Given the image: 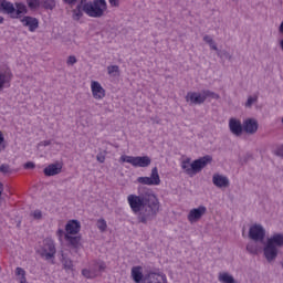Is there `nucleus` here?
I'll use <instances>...</instances> for the list:
<instances>
[{
	"label": "nucleus",
	"mask_w": 283,
	"mask_h": 283,
	"mask_svg": "<svg viewBox=\"0 0 283 283\" xmlns=\"http://www.w3.org/2000/svg\"><path fill=\"white\" fill-rule=\"evenodd\" d=\"M127 203L132 213L136 216L137 221L142 224H147L160 212V199L150 188H144V191L139 195H128Z\"/></svg>",
	"instance_id": "nucleus-1"
},
{
	"label": "nucleus",
	"mask_w": 283,
	"mask_h": 283,
	"mask_svg": "<svg viewBox=\"0 0 283 283\" xmlns=\"http://www.w3.org/2000/svg\"><path fill=\"white\" fill-rule=\"evenodd\" d=\"M0 12L9 14L11 19H20V22L24 28H28L29 32H36L39 30V19L28 14V6L23 2H8L7 0H0Z\"/></svg>",
	"instance_id": "nucleus-2"
},
{
	"label": "nucleus",
	"mask_w": 283,
	"mask_h": 283,
	"mask_svg": "<svg viewBox=\"0 0 283 283\" xmlns=\"http://www.w3.org/2000/svg\"><path fill=\"white\" fill-rule=\"evenodd\" d=\"M130 277L135 283H169L167 274L160 270H150L143 275V266H133L130 270Z\"/></svg>",
	"instance_id": "nucleus-3"
},
{
	"label": "nucleus",
	"mask_w": 283,
	"mask_h": 283,
	"mask_svg": "<svg viewBox=\"0 0 283 283\" xmlns=\"http://www.w3.org/2000/svg\"><path fill=\"white\" fill-rule=\"evenodd\" d=\"M280 249H283V232H274L266 239L263 247V255L268 262H275L280 255Z\"/></svg>",
	"instance_id": "nucleus-4"
},
{
	"label": "nucleus",
	"mask_w": 283,
	"mask_h": 283,
	"mask_svg": "<svg viewBox=\"0 0 283 283\" xmlns=\"http://www.w3.org/2000/svg\"><path fill=\"white\" fill-rule=\"evenodd\" d=\"M213 158L210 155H206L203 157H200L199 159H196L191 163V158H186L181 161V169H184L185 174L187 176H190V178H193L196 174H200L209 165Z\"/></svg>",
	"instance_id": "nucleus-5"
},
{
	"label": "nucleus",
	"mask_w": 283,
	"mask_h": 283,
	"mask_svg": "<svg viewBox=\"0 0 283 283\" xmlns=\"http://www.w3.org/2000/svg\"><path fill=\"white\" fill-rule=\"evenodd\" d=\"M83 12L91 17L92 19H101V17H105V12H107V1L106 0H93L85 1L83 6Z\"/></svg>",
	"instance_id": "nucleus-6"
},
{
	"label": "nucleus",
	"mask_w": 283,
	"mask_h": 283,
	"mask_svg": "<svg viewBox=\"0 0 283 283\" xmlns=\"http://www.w3.org/2000/svg\"><path fill=\"white\" fill-rule=\"evenodd\" d=\"M107 269V264L103 260H95L88 264V268L82 270L83 277L86 280H94L98 277Z\"/></svg>",
	"instance_id": "nucleus-7"
},
{
	"label": "nucleus",
	"mask_w": 283,
	"mask_h": 283,
	"mask_svg": "<svg viewBox=\"0 0 283 283\" xmlns=\"http://www.w3.org/2000/svg\"><path fill=\"white\" fill-rule=\"evenodd\" d=\"M120 163H127L128 165H132V167L135 168H147L149 165H151V158L149 156H129V155H122L119 158Z\"/></svg>",
	"instance_id": "nucleus-8"
},
{
	"label": "nucleus",
	"mask_w": 283,
	"mask_h": 283,
	"mask_svg": "<svg viewBox=\"0 0 283 283\" xmlns=\"http://www.w3.org/2000/svg\"><path fill=\"white\" fill-rule=\"evenodd\" d=\"M36 251L46 261L54 260L56 256V245L52 239H44Z\"/></svg>",
	"instance_id": "nucleus-9"
},
{
	"label": "nucleus",
	"mask_w": 283,
	"mask_h": 283,
	"mask_svg": "<svg viewBox=\"0 0 283 283\" xmlns=\"http://www.w3.org/2000/svg\"><path fill=\"white\" fill-rule=\"evenodd\" d=\"M136 182H138V185H144L146 187H158L161 182L160 174H158V167H154L151 169L149 177H138L136 179Z\"/></svg>",
	"instance_id": "nucleus-10"
},
{
	"label": "nucleus",
	"mask_w": 283,
	"mask_h": 283,
	"mask_svg": "<svg viewBox=\"0 0 283 283\" xmlns=\"http://www.w3.org/2000/svg\"><path fill=\"white\" fill-rule=\"evenodd\" d=\"M249 238L253 240V242H264V238H266V229L262 224H253L249 229Z\"/></svg>",
	"instance_id": "nucleus-11"
},
{
	"label": "nucleus",
	"mask_w": 283,
	"mask_h": 283,
	"mask_svg": "<svg viewBox=\"0 0 283 283\" xmlns=\"http://www.w3.org/2000/svg\"><path fill=\"white\" fill-rule=\"evenodd\" d=\"M13 76L14 75L12 74V70H10V67L0 65V90L10 87Z\"/></svg>",
	"instance_id": "nucleus-12"
},
{
	"label": "nucleus",
	"mask_w": 283,
	"mask_h": 283,
	"mask_svg": "<svg viewBox=\"0 0 283 283\" xmlns=\"http://www.w3.org/2000/svg\"><path fill=\"white\" fill-rule=\"evenodd\" d=\"M207 213V207L199 206L198 208H193L189 211L187 216L188 222L190 224H196V222H200L202 220V217Z\"/></svg>",
	"instance_id": "nucleus-13"
},
{
	"label": "nucleus",
	"mask_w": 283,
	"mask_h": 283,
	"mask_svg": "<svg viewBox=\"0 0 283 283\" xmlns=\"http://www.w3.org/2000/svg\"><path fill=\"white\" fill-rule=\"evenodd\" d=\"M91 92L95 101H103L105 97V88L99 84L98 81L91 82Z\"/></svg>",
	"instance_id": "nucleus-14"
},
{
	"label": "nucleus",
	"mask_w": 283,
	"mask_h": 283,
	"mask_svg": "<svg viewBox=\"0 0 283 283\" xmlns=\"http://www.w3.org/2000/svg\"><path fill=\"white\" fill-rule=\"evenodd\" d=\"M229 129L233 136L240 137L242 136V132H244V126L242 124V120L238 118H230L229 119Z\"/></svg>",
	"instance_id": "nucleus-15"
},
{
	"label": "nucleus",
	"mask_w": 283,
	"mask_h": 283,
	"mask_svg": "<svg viewBox=\"0 0 283 283\" xmlns=\"http://www.w3.org/2000/svg\"><path fill=\"white\" fill-rule=\"evenodd\" d=\"M186 102L189 105H202L205 103V95L201 92H188L186 95Z\"/></svg>",
	"instance_id": "nucleus-16"
},
{
	"label": "nucleus",
	"mask_w": 283,
	"mask_h": 283,
	"mask_svg": "<svg viewBox=\"0 0 283 283\" xmlns=\"http://www.w3.org/2000/svg\"><path fill=\"white\" fill-rule=\"evenodd\" d=\"M212 184L218 189H227L231 185V181L229 180V177L221 175V174H214L212 176Z\"/></svg>",
	"instance_id": "nucleus-17"
},
{
	"label": "nucleus",
	"mask_w": 283,
	"mask_h": 283,
	"mask_svg": "<svg viewBox=\"0 0 283 283\" xmlns=\"http://www.w3.org/2000/svg\"><path fill=\"white\" fill-rule=\"evenodd\" d=\"M65 235H77L81 233V221L76 219L69 220L65 226Z\"/></svg>",
	"instance_id": "nucleus-18"
},
{
	"label": "nucleus",
	"mask_w": 283,
	"mask_h": 283,
	"mask_svg": "<svg viewBox=\"0 0 283 283\" xmlns=\"http://www.w3.org/2000/svg\"><path fill=\"white\" fill-rule=\"evenodd\" d=\"M258 120L253 118H248L243 122V132L245 134H255L258 132Z\"/></svg>",
	"instance_id": "nucleus-19"
},
{
	"label": "nucleus",
	"mask_w": 283,
	"mask_h": 283,
	"mask_svg": "<svg viewBox=\"0 0 283 283\" xmlns=\"http://www.w3.org/2000/svg\"><path fill=\"white\" fill-rule=\"evenodd\" d=\"M63 170V165L61 164H51L44 168V175L46 176H59Z\"/></svg>",
	"instance_id": "nucleus-20"
},
{
	"label": "nucleus",
	"mask_w": 283,
	"mask_h": 283,
	"mask_svg": "<svg viewBox=\"0 0 283 283\" xmlns=\"http://www.w3.org/2000/svg\"><path fill=\"white\" fill-rule=\"evenodd\" d=\"M83 6H85V2L80 1V3L75 7V9L72 10V19L73 21H81L83 18Z\"/></svg>",
	"instance_id": "nucleus-21"
},
{
	"label": "nucleus",
	"mask_w": 283,
	"mask_h": 283,
	"mask_svg": "<svg viewBox=\"0 0 283 283\" xmlns=\"http://www.w3.org/2000/svg\"><path fill=\"white\" fill-rule=\"evenodd\" d=\"M76 234H65V240L69 242L73 249H78L81 244V237H75Z\"/></svg>",
	"instance_id": "nucleus-22"
},
{
	"label": "nucleus",
	"mask_w": 283,
	"mask_h": 283,
	"mask_svg": "<svg viewBox=\"0 0 283 283\" xmlns=\"http://www.w3.org/2000/svg\"><path fill=\"white\" fill-rule=\"evenodd\" d=\"M61 262H62V266L66 271V273H70V271H74V262L72 261V259L62 254Z\"/></svg>",
	"instance_id": "nucleus-23"
},
{
	"label": "nucleus",
	"mask_w": 283,
	"mask_h": 283,
	"mask_svg": "<svg viewBox=\"0 0 283 283\" xmlns=\"http://www.w3.org/2000/svg\"><path fill=\"white\" fill-rule=\"evenodd\" d=\"M247 251L250 252L252 255H258V253L262 251V248L260 247V244H258V242L254 241L248 243Z\"/></svg>",
	"instance_id": "nucleus-24"
},
{
	"label": "nucleus",
	"mask_w": 283,
	"mask_h": 283,
	"mask_svg": "<svg viewBox=\"0 0 283 283\" xmlns=\"http://www.w3.org/2000/svg\"><path fill=\"white\" fill-rule=\"evenodd\" d=\"M27 272L23 270V268H17L15 269V277L19 283H29L28 277H25Z\"/></svg>",
	"instance_id": "nucleus-25"
},
{
	"label": "nucleus",
	"mask_w": 283,
	"mask_h": 283,
	"mask_svg": "<svg viewBox=\"0 0 283 283\" xmlns=\"http://www.w3.org/2000/svg\"><path fill=\"white\" fill-rule=\"evenodd\" d=\"M208 45L210 46V50H214L218 54V56H220L222 59V56H226L227 59H231V55H229V53H227V51H218V45L216 44V41H211L210 43H208Z\"/></svg>",
	"instance_id": "nucleus-26"
},
{
	"label": "nucleus",
	"mask_w": 283,
	"mask_h": 283,
	"mask_svg": "<svg viewBox=\"0 0 283 283\" xmlns=\"http://www.w3.org/2000/svg\"><path fill=\"white\" fill-rule=\"evenodd\" d=\"M203 101H207V98H212L213 101H218L220 98V95L216 92L203 90Z\"/></svg>",
	"instance_id": "nucleus-27"
},
{
	"label": "nucleus",
	"mask_w": 283,
	"mask_h": 283,
	"mask_svg": "<svg viewBox=\"0 0 283 283\" xmlns=\"http://www.w3.org/2000/svg\"><path fill=\"white\" fill-rule=\"evenodd\" d=\"M107 73L113 77L120 76V69L118 65H109L107 66Z\"/></svg>",
	"instance_id": "nucleus-28"
},
{
	"label": "nucleus",
	"mask_w": 283,
	"mask_h": 283,
	"mask_svg": "<svg viewBox=\"0 0 283 283\" xmlns=\"http://www.w3.org/2000/svg\"><path fill=\"white\" fill-rule=\"evenodd\" d=\"M96 227L101 233H105L107 231V221L105 219H98Z\"/></svg>",
	"instance_id": "nucleus-29"
},
{
	"label": "nucleus",
	"mask_w": 283,
	"mask_h": 283,
	"mask_svg": "<svg viewBox=\"0 0 283 283\" xmlns=\"http://www.w3.org/2000/svg\"><path fill=\"white\" fill-rule=\"evenodd\" d=\"M27 6L30 8V10H36L41 6L40 0H27Z\"/></svg>",
	"instance_id": "nucleus-30"
},
{
	"label": "nucleus",
	"mask_w": 283,
	"mask_h": 283,
	"mask_svg": "<svg viewBox=\"0 0 283 283\" xmlns=\"http://www.w3.org/2000/svg\"><path fill=\"white\" fill-rule=\"evenodd\" d=\"M255 103H258V95H251L245 102V107L251 108L253 105H255Z\"/></svg>",
	"instance_id": "nucleus-31"
},
{
	"label": "nucleus",
	"mask_w": 283,
	"mask_h": 283,
	"mask_svg": "<svg viewBox=\"0 0 283 283\" xmlns=\"http://www.w3.org/2000/svg\"><path fill=\"white\" fill-rule=\"evenodd\" d=\"M44 8L45 10H54V8H56V2L54 0H45Z\"/></svg>",
	"instance_id": "nucleus-32"
},
{
	"label": "nucleus",
	"mask_w": 283,
	"mask_h": 283,
	"mask_svg": "<svg viewBox=\"0 0 283 283\" xmlns=\"http://www.w3.org/2000/svg\"><path fill=\"white\" fill-rule=\"evenodd\" d=\"M32 218L34 220H41L43 218V212H41V210H34L32 212Z\"/></svg>",
	"instance_id": "nucleus-33"
},
{
	"label": "nucleus",
	"mask_w": 283,
	"mask_h": 283,
	"mask_svg": "<svg viewBox=\"0 0 283 283\" xmlns=\"http://www.w3.org/2000/svg\"><path fill=\"white\" fill-rule=\"evenodd\" d=\"M76 56H74V55H71V56H69L67 57V60H66V65H74L75 63H76Z\"/></svg>",
	"instance_id": "nucleus-34"
},
{
	"label": "nucleus",
	"mask_w": 283,
	"mask_h": 283,
	"mask_svg": "<svg viewBox=\"0 0 283 283\" xmlns=\"http://www.w3.org/2000/svg\"><path fill=\"white\" fill-rule=\"evenodd\" d=\"M65 233H67V231H64L63 229H59L56 231V235H57L59 240H63V238L65 239Z\"/></svg>",
	"instance_id": "nucleus-35"
},
{
	"label": "nucleus",
	"mask_w": 283,
	"mask_h": 283,
	"mask_svg": "<svg viewBox=\"0 0 283 283\" xmlns=\"http://www.w3.org/2000/svg\"><path fill=\"white\" fill-rule=\"evenodd\" d=\"M275 156H279L280 158H283V145L279 146L275 151Z\"/></svg>",
	"instance_id": "nucleus-36"
},
{
	"label": "nucleus",
	"mask_w": 283,
	"mask_h": 283,
	"mask_svg": "<svg viewBox=\"0 0 283 283\" xmlns=\"http://www.w3.org/2000/svg\"><path fill=\"white\" fill-rule=\"evenodd\" d=\"M111 8H118L120 6L119 0H108Z\"/></svg>",
	"instance_id": "nucleus-37"
},
{
	"label": "nucleus",
	"mask_w": 283,
	"mask_h": 283,
	"mask_svg": "<svg viewBox=\"0 0 283 283\" xmlns=\"http://www.w3.org/2000/svg\"><path fill=\"white\" fill-rule=\"evenodd\" d=\"M64 3H66L67 6H76V1L77 0H63ZM85 1L87 0H82V3H85Z\"/></svg>",
	"instance_id": "nucleus-38"
},
{
	"label": "nucleus",
	"mask_w": 283,
	"mask_h": 283,
	"mask_svg": "<svg viewBox=\"0 0 283 283\" xmlns=\"http://www.w3.org/2000/svg\"><path fill=\"white\" fill-rule=\"evenodd\" d=\"M52 145V140H43L39 143V147H48Z\"/></svg>",
	"instance_id": "nucleus-39"
},
{
	"label": "nucleus",
	"mask_w": 283,
	"mask_h": 283,
	"mask_svg": "<svg viewBox=\"0 0 283 283\" xmlns=\"http://www.w3.org/2000/svg\"><path fill=\"white\" fill-rule=\"evenodd\" d=\"M9 170H10V167H8V165H1L0 166V171L2 174H8Z\"/></svg>",
	"instance_id": "nucleus-40"
},
{
	"label": "nucleus",
	"mask_w": 283,
	"mask_h": 283,
	"mask_svg": "<svg viewBox=\"0 0 283 283\" xmlns=\"http://www.w3.org/2000/svg\"><path fill=\"white\" fill-rule=\"evenodd\" d=\"M35 165L32 161H28L24 164V169H34Z\"/></svg>",
	"instance_id": "nucleus-41"
},
{
	"label": "nucleus",
	"mask_w": 283,
	"mask_h": 283,
	"mask_svg": "<svg viewBox=\"0 0 283 283\" xmlns=\"http://www.w3.org/2000/svg\"><path fill=\"white\" fill-rule=\"evenodd\" d=\"M203 41L209 44L213 41V38H211L210 35H205Z\"/></svg>",
	"instance_id": "nucleus-42"
},
{
	"label": "nucleus",
	"mask_w": 283,
	"mask_h": 283,
	"mask_svg": "<svg viewBox=\"0 0 283 283\" xmlns=\"http://www.w3.org/2000/svg\"><path fill=\"white\" fill-rule=\"evenodd\" d=\"M98 163H105V156H97Z\"/></svg>",
	"instance_id": "nucleus-43"
},
{
	"label": "nucleus",
	"mask_w": 283,
	"mask_h": 283,
	"mask_svg": "<svg viewBox=\"0 0 283 283\" xmlns=\"http://www.w3.org/2000/svg\"><path fill=\"white\" fill-rule=\"evenodd\" d=\"M3 140H6V138L3 137V133L0 130V145L3 143Z\"/></svg>",
	"instance_id": "nucleus-44"
},
{
	"label": "nucleus",
	"mask_w": 283,
	"mask_h": 283,
	"mask_svg": "<svg viewBox=\"0 0 283 283\" xmlns=\"http://www.w3.org/2000/svg\"><path fill=\"white\" fill-rule=\"evenodd\" d=\"M3 193V184L0 182V196Z\"/></svg>",
	"instance_id": "nucleus-45"
},
{
	"label": "nucleus",
	"mask_w": 283,
	"mask_h": 283,
	"mask_svg": "<svg viewBox=\"0 0 283 283\" xmlns=\"http://www.w3.org/2000/svg\"><path fill=\"white\" fill-rule=\"evenodd\" d=\"M4 19L0 15V25L3 23Z\"/></svg>",
	"instance_id": "nucleus-46"
},
{
	"label": "nucleus",
	"mask_w": 283,
	"mask_h": 283,
	"mask_svg": "<svg viewBox=\"0 0 283 283\" xmlns=\"http://www.w3.org/2000/svg\"><path fill=\"white\" fill-rule=\"evenodd\" d=\"M231 1L237 2V1H239V0H231Z\"/></svg>",
	"instance_id": "nucleus-47"
},
{
	"label": "nucleus",
	"mask_w": 283,
	"mask_h": 283,
	"mask_svg": "<svg viewBox=\"0 0 283 283\" xmlns=\"http://www.w3.org/2000/svg\"><path fill=\"white\" fill-rule=\"evenodd\" d=\"M281 123L283 124V117H282V119H281Z\"/></svg>",
	"instance_id": "nucleus-48"
},
{
	"label": "nucleus",
	"mask_w": 283,
	"mask_h": 283,
	"mask_svg": "<svg viewBox=\"0 0 283 283\" xmlns=\"http://www.w3.org/2000/svg\"><path fill=\"white\" fill-rule=\"evenodd\" d=\"M138 191H140V187L138 188Z\"/></svg>",
	"instance_id": "nucleus-49"
}]
</instances>
